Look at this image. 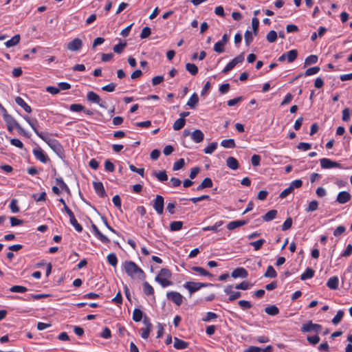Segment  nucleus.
<instances>
[{
    "label": "nucleus",
    "mask_w": 352,
    "mask_h": 352,
    "mask_svg": "<svg viewBox=\"0 0 352 352\" xmlns=\"http://www.w3.org/2000/svg\"><path fill=\"white\" fill-rule=\"evenodd\" d=\"M126 274L133 279H144V272L133 261H126L122 264Z\"/></svg>",
    "instance_id": "nucleus-1"
},
{
    "label": "nucleus",
    "mask_w": 352,
    "mask_h": 352,
    "mask_svg": "<svg viewBox=\"0 0 352 352\" xmlns=\"http://www.w3.org/2000/svg\"><path fill=\"white\" fill-rule=\"evenodd\" d=\"M171 276L172 273L169 269L162 268L155 276V280L162 287H166L173 285L172 281L170 280Z\"/></svg>",
    "instance_id": "nucleus-2"
},
{
    "label": "nucleus",
    "mask_w": 352,
    "mask_h": 352,
    "mask_svg": "<svg viewBox=\"0 0 352 352\" xmlns=\"http://www.w3.org/2000/svg\"><path fill=\"white\" fill-rule=\"evenodd\" d=\"M3 117L4 121L6 123V125L15 126V128L18 130V132L21 135L28 136V134L25 131V130L20 126V124L16 122V120L11 115L7 113L6 111H4Z\"/></svg>",
    "instance_id": "nucleus-3"
},
{
    "label": "nucleus",
    "mask_w": 352,
    "mask_h": 352,
    "mask_svg": "<svg viewBox=\"0 0 352 352\" xmlns=\"http://www.w3.org/2000/svg\"><path fill=\"white\" fill-rule=\"evenodd\" d=\"M300 330L302 333L314 332L318 333L322 330V326L318 324L313 323L311 321H309L302 325Z\"/></svg>",
    "instance_id": "nucleus-4"
},
{
    "label": "nucleus",
    "mask_w": 352,
    "mask_h": 352,
    "mask_svg": "<svg viewBox=\"0 0 352 352\" xmlns=\"http://www.w3.org/2000/svg\"><path fill=\"white\" fill-rule=\"evenodd\" d=\"M164 199L162 195H157L153 201V207L155 212L161 215L164 212Z\"/></svg>",
    "instance_id": "nucleus-5"
},
{
    "label": "nucleus",
    "mask_w": 352,
    "mask_h": 352,
    "mask_svg": "<svg viewBox=\"0 0 352 352\" xmlns=\"http://www.w3.org/2000/svg\"><path fill=\"white\" fill-rule=\"evenodd\" d=\"M244 60V54L241 53L235 58H234L230 62H229L226 66L222 70L223 74H226L232 70L237 64L243 63Z\"/></svg>",
    "instance_id": "nucleus-6"
},
{
    "label": "nucleus",
    "mask_w": 352,
    "mask_h": 352,
    "mask_svg": "<svg viewBox=\"0 0 352 352\" xmlns=\"http://www.w3.org/2000/svg\"><path fill=\"white\" fill-rule=\"evenodd\" d=\"M208 283H197V282H186L184 285V287L188 290L190 294H192L201 287H205L208 286Z\"/></svg>",
    "instance_id": "nucleus-7"
},
{
    "label": "nucleus",
    "mask_w": 352,
    "mask_h": 352,
    "mask_svg": "<svg viewBox=\"0 0 352 352\" xmlns=\"http://www.w3.org/2000/svg\"><path fill=\"white\" fill-rule=\"evenodd\" d=\"M87 98L89 101L98 104L100 107L107 108V102L102 100L100 96L94 91L88 92Z\"/></svg>",
    "instance_id": "nucleus-8"
},
{
    "label": "nucleus",
    "mask_w": 352,
    "mask_h": 352,
    "mask_svg": "<svg viewBox=\"0 0 352 352\" xmlns=\"http://www.w3.org/2000/svg\"><path fill=\"white\" fill-rule=\"evenodd\" d=\"M320 166L324 169L333 168H342V165L337 162L331 160L329 158H322L320 160Z\"/></svg>",
    "instance_id": "nucleus-9"
},
{
    "label": "nucleus",
    "mask_w": 352,
    "mask_h": 352,
    "mask_svg": "<svg viewBox=\"0 0 352 352\" xmlns=\"http://www.w3.org/2000/svg\"><path fill=\"white\" fill-rule=\"evenodd\" d=\"M166 297L169 300H171L177 306L181 305L183 302V296L177 292H167Z\"/></svg>",
    "instance_id": "nucleus-10"
},
{
    "label": "nucleus",
    "mask_w": 352,
    "mask_h": 352,
    "mask_svg": "<svg viewBox=\"0 0 352 352\" xmlns=\"http://www.w3.org/2000/svg\"><path fill=\"white\" fill-rule=\"evenodd\" d=\"M232 288V285H227L224 289L225 294L230 295L228 298V301L230 302L234 301L241 296L240 292H233Z\"/></svg>",
    "instance_id": "nucleus-11"
},
{
    "label": "nucleus",
    "mask_w": 352,
    "mask_h": 352,
    "mask_svg": "<svg viewBox=\"0 0 352 352\" xmlns=\"http://www.w3.org/2000/svg\"><path fill=\"white\" fill-rule=\"evenodd\" d=\"M32 153H33L34 157H36V159L39 160L42 163L45 164L49 160V158L47 156V155L40 147L34 148L32 151Z\"/></svg>",
    "instance_id": "nucleus-12"
},
{
    "label": "nucleus",
    "mask_w": 352,
    "mask_h": 352,
    "mask_svg": "<svg viewBox=\"0 0 352 352\" xmlns=\"http://www.w3.org/2000/svg\"><path fill=\"white\" fill-rule=\"evenodd\" d=\"M82 46V40L79 38H76L67 43V47L69 50L74 52L79 50L80 49H81Z\"/></svg>",
    "instance_id": "nucleus-13"
},
{
    "label": "nucleus",
    "mask_w": 352,
    "mask_h": 352,
    "mask_svg": "<svg viewBox=\"0 0 352 352\" xmlns=\"http://www.w3.org/2000/svg\"><path fill=\"white\" fill-rule=\"evenodd\" d=\"M351 199V194L347 191H341L336 197V201L340 204H344L349 201Z\"/></svg>",
    "instance_id": "nucleus-14"
},
{
    "label": "nucleus",
    "mask_w": 352,
    "mask_h": 352,
    "mask_svg": "<svg viewBox=\"0 0 352 352\" xmlns=\"http://www.w3.org/2000/svg\"><path fill=\"white\" fill-rule=\"evenodd\" d=\"M91 229L94 234V235L103 243H109L110 240L104 235L98 228V227L95 224L91 225Z\"/></svg>",
    "instance_id": "nucleus-15"
},
{
    "label": "nucleus",
    "mask_w": 352,
    "mask_h": 352,
    "mask_svg": "<svg viewBox=\"0 0 352 352\" xmlns=\"http://www.w3.org/2000/svg\"><path fill=\"white\" fill-rule=\"evenodd\" d=\"M248 276V271L243 267H237L234 270L231 274V276L234 278H245Z\"/></svg>",
    "instance_id": "nucleus-16"
},
{
    "label": "nucleus",
    "mask_w": 352,
    "mask_h": 352,
    "mask_svg": "<svg viewBox=\"0 0 352 352\" xmlns=\"http://www.w3.org/2000/svg\"><path fill=\"white\" fill-rule=\"evenodd\" d=\"M93 186L96 194L100 197H104L106 196V192L103 186V184L100 182H94Z\"/></svg>",
    "instance_id": "nucleus-17"
},
{
    "label": "nucleus",
    "mask_w": 352,
    "mask_h": 352,
    "mask_svg": "<svg viewBox=\"0 0 352 352\" xmlns=\"http://www.w3.org/2000/svg\"><path fill=\"white\" fill-rule=\"evenodd\" d=\"M204 135L199 129L195 130L191 134V139L196 143H199L203 141Z\"/></svg>",
    "instance_id": "nucleus-18"
},
{
    "label": "nucleus",
    "mask_w": 352,
    "mask_h": 352,
    "mask_svg": "<svg viewBox=\"0 0 352 352\" xmlns=\"http://www.w3.org/2000/svg\"><path fill=\"white\" fill-rule=\"evenodd\" d=\"M188 345H189V344L187 342L180 340L178 338H174L173 346L177 349H179V350L185 349L188 346Z\"/></svg>",
    "instance_id": "nucleus-19"
},
{
    "label": "nucleus",
    "mask_w": 352,
    "mask_h": 352,
    "mask_svg": "<svg viewBox=\"0 0 352 352\" xmlns=\"http://www.w3.org/2000/svg\"><path fill=\"white\" fill-rule=\"evenodd\" d=\"M49 146L58 155H60L63 152L62 145L56 139L50 144Z\"/></svg>",
    "instance_id": "nucleus-20"
},
{
    "label": "nucleus",
    "mask_w": 352,
    "mask_h": 352,
    "mask_svg": "<svg viewBox=\"0 0 352 352\" xmlns=\"http://www.w3.org/2000/svg\"><path fill=\"white\" fill-rule=\"evenodd\" d=\"M15 102L19 106L21 107L27 113H31L32 108L25 102V100L22 98L17 96L15 98Z\"/></svg>",
    "instance_id": "nucleus-21"
},
{
    "label": "nucleus",
    "mask_w": 352,
    "mask_h": 352,
    "mask_svg": "<svg viewBox=\"0 0 352 352\" xmlns=\"http://www.w3.org/2000/svg\"><path fill=\"white\" fill-rule=\"evenodd\" d=\"M247 223L245 220L233 221L228 223L227 228L230 230H232L236 228L243 226Z\"/></svg>",
    "instance_id": "nucleus-22"
},
{
    "label": "nucleus",
    "mask_w": 352,
    "mask_h": 352,
    "mask_svg": "<svg viewBox=\"0 0 352 352\" xmlns=\"http://www.w3.org/2000/svg\"><path fill=\"white\" fill-rule=\"evenodd\" d=\"M339 279L337 276H332L329 278L327 286L331 289H336L338 287Z\"/></svg>",
    "instance_id": "nucleus-23"
},
{
    "label": "nucleus",
    "mask_w": 352,
    "mask_h": 352,
    "mask_svg": "<svg viewBox=\"0 0 352 352\" xmlns=\"http://www.w3.org/2000/svg\"><path fill=\"white\" fill-rule=\"evenodd\" d=\"M212 185L213 183L212 179L209 177H206L202 181L201 184L197 187V190L200 191L206 188H211L212 187Z\"/></svg>",
    "instance_id": "nucleus-24"
},
{
    "label": "nucleus",
    "mask_w": 352,
    "mask_h": 352,
    "mask_svg": "<svg viewBox=\"0 0 352 352\" xmlns=\"http://www.w3.org/2000/svg\"><path fill=\"white\" fill-rule=\"evenodd\" d=\"M227 166L232 170H236L239 168V162L234 157H229L226 160Z\"/></svg>",
    "instance_id": "nucleus-25"
},
{
    "label": "nucleus",
    "mask_w": 352,
    "mask_h": 352,
    "mask_svg": "<svg viewBox=\"0 0 352 352\" xmlns=\"http://www.w3.org/2000/svg\"><path fill=\"white\" fill-rule=\"evenodd\" d=\"M20 40H21L20 35L16 34L13 37H12L10 40L7 41L5 43V45L8 48L15 46L20 42Z\"/></svg>",
    "instance_id": "nucleus-26"
},
{
    "label": "nucleus",
    "mask_w": 352,
    "mask_h": 352,
    "mask_svg": "<svg viewBox=\"0 0 352 352\" xmlns=\"http://www.w3.org/2000/svg\"><path fill=\"white\" fill-rule=\"evenodd\" d=\"M199 102V97L196 93H194L189 100H188L186 104L191 109H195Z\"/></svg>",
    "instance_id": "nucleus-27"
},
{
    "label": "nucleus",
    "mask_w": 352,
    "mask_h": 352,
    "mask_svg": "<svg viewBox=\"0 0 352 352\" xmlns=\"http://www.w3.org/2000/svg\"><path fill=\"white\" fill-rule=\"evenodd\" d=\"M277 213L276 210H271L262 217L263 220L267 222L270 221L276 218Z\"/></svg>",
    "instance_id": "nucleus-28"
},
{
    "label": "nucleus",
    "mask_w": 352,
    "mask_h": 352,
    "mask_svg": "<svg viewBox=\"0 0 352 352\" xmlns=\"http://www.w3.org/2000/svg\"><path fill=\"white\" fill-rule=\"evenodd\" d=\"M24 119L30 124V126H31V128L32 129L34 132L36 134V135H38L41 133V131H39L37 129V123H38L37 120L36 119H34V120H30L27 116L24 117Z\"/></svg>",
    "instance_id": "nucleus-29"
},
{
    "label": "nucleus",
    "mask_w": 352,
    "mask_h": 352,
    "mask_svg": "<svg viewBox=\"0 0 352 352\" xmlns=\"http://www.w3.org/2000/svg\"><path fill=\"white\" fill-rule=\"evenodd\" d=\"M286 60L288 63H292L295 60L298 56V51L296 50H292L285 53Z\"/></svg>",
    "instance_id": "nucleus-30"
},
{
    "label": "nucleus",
    "mask_w": 352,
    "mask_h": 352,
    "mask_svg": "<svg viewBox=\"0 0 352 352\" xmlns=\"http://www.w3.org/2000/svg\"><path fill=\"white\" fill-rule=\"evenodd\" d=\"M186 123V120L183 118H179L175 121L173 125V128L175 131H179L182 129Z\"/></svg>",
    "instance_id": "nucleus-31"
},
{
    "label": "nucleus",
    "mask_w": 352,
    "mask_h": 352,
    "mask_svg": "<svg viewBox=\"0 0 352 352\" xmlns=\"http://www.w3.org/2000/svg\"><path fill=\"white\" fill-rule=\"evenodd\" d=\"M223 224V221H219L216 222L213 226L204 227L202 228V230L204 231H213L214 232H217L219 231L218 228Z\"/></svg>",
    "instance_id": "nucleus-32"
},
{
    "label": "nucleus",
    "mask_w": 352,
    "mask_h": 352,
    "mask_svg": "<svg viewBox=\"0 0 352 352\" xmlns=\"http://www.w3.org/2000/svg\"><path fill=\"white\" fill-rule=\"evenodd\" d=\"M265 311L270 316H276L279 314V309L276 305H270L265 307Z\"/></svg>",
    "instance_id": "nucleus-33"
},
{
    "label": "nucleus",
    "mask_w": 352,
    "mask_h": 352,
    "mask_svg": "<svg viewBox=\"0 0 352 352\" xmlns=\"http://www.w3.org/2000/svg\"><path fill=\"white\" fill-rule=\"evenodd\" d=\"M314 275V271L310 268L307 267L305 271L301 274L300 279L302 280H305L307 279L311 278Z\"/></svg>",
    "instance_id": "nucleus-34"
},
{
    "label": "nucleus",
    "mask_w": 352,
    "mask_h": 352,
    "mask_svg": "<svg viewBox=\"0 0 352 352\" xmlns=\"http://www.w3.org/2000/svg\"><path fill=\"white\" fill-rule=\"evenodd\" d=\"M192 270H193L195 272L199 273L200 275L204 276L211 277L212 276L209 272H208L207 270H206L204 268H203L201 267L194 266L192 267Z\"/></svg>",
    "instance_id": "nucleus-35"
},
{
    "label": "nucleus",
    "mask_w": 352,
    "mask_h": 352,
    "mask_svg": "<svg viewBox=\"0 0 352 352\" xmlns=\"http://www.w3.org/2000/svg\"><path fill=\"white\" fill-rule=\"evenodd\" d=\"M221 145L224 148H233L236 146L234 139L223 140L221 142Z\"/></svg>",
    "instance_id": "nucleus-36"
},
{
    "label": "nucleus",
    "mask_w": 352,
    "mask_h": 352,
    "mask_svg": "<svg viewBox=\"0 0 352 352\" xmlns=\"http://www.w3.org/2000/svg\"><path fill=\"white\" fill-rule=\"evenodd\" d=\"M142 318H143V311L138 308H135L133 312V320L135 322H140L142 320Z\"/></svg>",
    "instance_id": "nucleus-37"
},
{
    "label": "nucleus",
    "mask_w": 352,
    "mask_h": 352,
    "mask_svg": "<svg viewBox=\"0 0 352 352\" xmlns=\"http://www.w3.org/2000/svg\"><path fill=\"white\" fill-rule=\"evenodd\" d=\"M143 291L146 296L153 295L154 294L153 287L146 281L143 283Z\"/></svg>",
    "instance_id": "nucleus-38"
},
{
    "label": "nucleus",
    "mask_w": 352,
    "mask_h": 352,
    "mask_svg": "<svg viewBox=\"0 0 352 352\" xmlns=\"http://www.w3.org/2000/svg\"><path fill=\"white\" fill-rule=\"evenodd\" d=\"M183 222L180 221H172L170 223V230L171 231H179L182 228Z\"/></svg>",
    "instance_id": "nucleus-39"
},
{
    "label": "nucleus",
    "mask_w": 352,
    "mask_h": 352,
    "mask_svg": "<svg viewBox=\"0 0 352 352\" xmlns=\"http://www.w3.org/2000/svg\"><path fill=\"white\" fill-rule=\"evenodd\" d=\"M264 276L266 278H276L277 276V273L272 265H269L264 274Z\"/></svg>",
    "instance_id": "nucleus-40"
},
{
    "label": "nucleus",
    "mask_w": 352,
    "mask_h": 352,
    "mask_svg": "<svg viewBox=\"0 0 352 352\" xmlns=\"http://www.w3.org/2000/svg\"><path fill=\"white\" fill-rule=\"evenodd\" d=\"M186 69L193 76H195L198 73V67L193 63H186Z\"/></svg>",
    "instance_id": "nucleus-41"
},
{
    "label": "nucleus",
    "mask_w": 352,
    "mask_h": 352,
    "mask_svg": "<svg viewBox=\"0 0 352 352\" xmlns=\"http://www.w3.org/2000/svg\"><path fill=\"white\" fill-rule=\"evenodd\" d=\"M37 136L43 140L48 146L54 140L51 138L50 135L47 133L41 132Z\"/></svg>",
    "instance_id": "nucleus-42"
},
{
    "label": "nucleus",
    "mask_w": 352,
    "mask_h": 352,
    "mask_svg": "<svg viewBox=\"0 0 352 352\" xmlns=\"http://www.w3.org/2000/svg\"><path fill=\"white\" fill-rule=\"evenodd\" d=\"M108 263L113 267H116L118 264V258L114 253H110L108 254L107 257Z\"/></svg>",
    "instance_id": "nucleus-43"
},
{
    "label": "nucleus",
    "mask_w": 352,
    "mask_h": 352,
    "mask_svg": "<svg viewBox=\"0 0 352 352\" xmlns=\"http://www.w3.org/2000/svg\"><path fill=\"white\" fill-rule=\"evenodd\" d=\"M318 208V202L316 200H313L309 202L307 208L305 209L307 212L316 211Z\"/></svg>",
    "instance_id": "nucleus-44"
},
{
    "label": "nucleus",
    "mask_w": 352,
    "mask_h": 352,
    "mask_svg": "<svg viewBox=\"0 0 352 352\" xmlns=\"http://www.w3.org/2000/svg\"><path fill=\"white\" fill-rule=\"evenodd\" d=\"M217 147V142H213L208 144L204 149V153L206 154H212Z\"/></svg>",
    "instance_id": "nucleus-45"
},
{
    "label": "nucleus",
    "mask_w": 352,
    "mask_h": 352,
    "mask_svg": "<svg viewBox=\"0 0 352 352\" xmlns=\"http://www.w3.org/2000/svg\"><path fill=\"white\" fill-rule=\"evenodd\" d=\"M318 58L316 55H309L305 60V66L310 65L316 63Z\"/></svg>",
    "instance_id": "nucleus-46"
},
{
    "label": "nucleus",
    "mask_w": 352,
    "mask_h": 352,
    "mask_svg": "<svg viewBox=\"0 0 352 352\" xmlns=\"http://www.w3.org/2000/svg\"><path fill=\"white\" fill-rule=\"evenodd\" d=\"M69 221H70V223L74 227L75 230L78 232H80L82 231V227L81 225H80L76 219L75 218V217H73L72 218L69 219Z\"/></svg>",
    "instance_id": "nucleus-47"
},
{
    "label": "nucleus",
    "mask_w": 352,
    "mask_h": 352,
    "mask_svg": "<svg viewBox=\"0 0 352 352\" xmlns=\"http://www.w3.org/2000/svg\"><path fill=\"white\" fill-rule=\"evenodd\" d=\"M266 38H267V41L270 43L275 42L277 39L276 32L274 30L270 31L267 34Z\"/></svg>",
    "instance_id": "nucleus-48"
},
{
    "label": "nucleus",
    "mask_w": 352,
    "mask_h": 352,
    "mask_svg": "<svg viewBox=\"0 0 352 352\" xmlns=\"http://www.w3.org/2000/svg\"><path fill=\"white\" fill-rule=\"evenodd\" d=\"M11 292L24 293L28 291L25 287L21 285H14L10 288Z\"/></svg>",
    "instance_id": "nucleus-49"
},
{
    "label": "nucleus",
    "mask_w": 352,
    "mask_h": 352,
    "mask_svg": "<svg viewBox=\"0 0 352 352\" xmlns=\"http://www.w3.org/2000/svg\"><path fill=\"white\" fill-rule=\"evenodd\" d=\"M265 243V240L263 239L252 241L250 244L254 247L255 250H258L261 249L262 245Z\"/></svg>",
    "instance_id": "nucleus-50"
},
{
    "label": "nucleus",
    "mask_w": 352,
    "mask_h": 352,
    "mask_svg": "<svg viewBox=\"0 0 352 352\" xmlns=\"http://www.w3.org/2000/svg\"><path fill=\"white\" fill-rule=\"evenodd\" d=\"M56 184L61 188L62 190H65L67 192H69V188L67 185L64 182L63 178L58 177L56 179Z\"/></svg>",
    "instance_id": "nucleus-51"
},
{
    "label": "nucleus",
    "mask_w": 352,
    "mask_h": 352,
    "mask_svg": "<svg viewBox=\"0 0 352 352\" xmlns=\"http://www.w3.org/2000/svg\"><path fill=\"white\" fill-rule=\"evenodd\" d=\"M126 46V43L124 42V43H120L116 45H114L113 50V52L115 53H117V54H121L122 52V51L124 50V49L125 48V47Z\"/></svg>",
    "instance_id": "nucleus-52"
},
{
    "label": "nucleus",
    "mask_w": 352,
    "mask_h": 352,
    "mask_svg": "<svg viewBox=\"0 0 352 352\" xmlns=\"http://www.w3.org/2000/svg\"><path fill=\"white\" fill-rule=\"evenodd\" d=\"M10 208L12 213H17L19 212V207L18 206V201L13 199L10 204Z\"/></svg>",
    "instance_id": "nucleus-53"
},
{
    "label": "nucleus",
    "mask_w": 352,
    "mask_h": 352,
    "mask_svg": "<svg viewBox=\"0 0 352 352\" xmlns=\"http://www.w3.org/2000/svg\"><path fill=\"white\" fill-rule=\"evenodd\" d=\"M245 42L247 46H249L253 41V35L252 32L246 30L244 35Z\"/></svg>",
    "instance_id": "nucleus-54"
},
{
    "label": "nucleus",
    "mask_w": 352,
    "mask_h": 352,
    "mask_svg": "<svg viewBox=\"0 0 352 352\" xmlns=\"http://www.w3.org/2000/svg\"><path fill=\"white\" fill-rule=\"evenodd\" d=\"M320 69L319 67H310L305 71L304 75L305 76H312V75L316 74L320 72Z\"/></svg>",
    "instance_id": "nucleus-55"
},
{
    "label": "nucleus",
    "mask_w": 352,
    "mask_h": 352,
    "mask_svg": "<svg viewBox=\"0 0 352 352\" xmlns=\"http://www.w3.org/2000/svg\"><path fill=\"white\" fill-rule=\"evenodd\" d=\"M252 26L253 32L255 36L257 35L259 26V20L256 17H253L252 19Z\"/></svg>",
    "instance_id": "nucleus-56"
},
{
    "label": "nucleus",
    "mask_w": 352,
    "mask_h": 352,
    "mask_svg": "<svg viewBox=\"0 0 352 352\" xmlns=\"http://www.w3.org/2000/svg\"><path fill=\"white\" fill-rule=\"evenodd\" d=\"M185 164V161L183 158H180L179 160L175 162L173 164V170H179L182 169Z\"/></svg>",
    "instance_id": "nucleus-57"
},
{
    "label": "nucleus",
    "mask_w": 352,
    "mask_h": 352,
    "mask_svg": "<svg viewBox=\"0 0 352 352\" xmlns=\"http://www.w3.org/2000/svg\"><path fill=\"white\" fill-rule=\"evenodd\" d=\"M155 176L157 178V179L160 182H165L168 179V175L165 170L161 171L160 173H154Z\"/></svg>",
    "instance_id": "nucleus-58"
},
{
    "label": "nucleus",
    "mask_w": 352,
    "mask_h": 352,
    "mask_svg": "<svg viewBox=\"0 0 352 352\" xmlns=\"http://www.w3.org/2000/svg\"><path fill=\"white\" fill-rule=\"evenodd\" d=\"M343 316H344V312H343V311H342V310H339V311L337 312L336 315V316L333 317V318L332 319V322H333L334 324H338V323L341 321V320H342V318Z\"/></svg>",
    "instance_id": "nucleus-59"
},
{
    "label": "nucleus",
    "mask_w": 352,
    "mask_h": 352,
    "mask_svg": "<svg viewBox=\"0 0 352 352\" xmlns=\"http://www.w3.org/2000/svg\"><path fill=\"white\" fill-rule=\"evenodd\" d=\"M69 110L74 112H80L84 110V106L80 104H72L69 106Z\"/></svg>",
    "instance_id": "nucleus-60"
},
{
    "label": "nucleus",
    "mask_w": 352,
    "mask_h": 352,
    "mask_svg": "<svg viewBox=\"0 0 352 352\" xmlns=\"http://www.w3.org/2000/svg\"><path fill=\"white\" fill-rule=\"evenodd\" d=\"M217 316H218L217 314H215L214 312L208 311L206 313V316L202 320L204 322H208L213 319H216L217 318Z\"/></svg>",
    "instance_id": "nucleus-61"
},
{
    "label": "nucleus",
    "mask_w": 352,
    "mask_h": 352,
    "mask_svg": "<svg viewBox=\"0 0 352 352\" xmlns=\"http://www.w3.org/2000/svg\"><path fill=\"white\" fill-rule=\"evenodd\" d=\"M224 44L220 43L219 41L217 42L214 45V51L217 53L221 54L224 52Z\"/></svg>",
    "instance_id": "nucleus-62"
},
{
    "label": "nucleus",
    "mask_w": 352,
    "mask_h": 352,
    "mask_svg": "<svg viewBox=\"0 0 352 352\" xmlns=\"http://www.w3.org/2000/svg\"><path fill=\"white\" fill-rule=\"evenodd\" d=\"M151 34V28H148V27H144L141 33H140V38H146L147 37H148Z\"/></svg>",
    "instance_id": "nucleus-63"
},
{
    "label": "nucleus",
    "mask_w": 352,
    "mask_h": 352,
    "mask_svg": "<svg viewBox=\"0 0 352 352\" xmlns=\"http://www.w3.org/2000/svg\"><path fill=\"white\" fill-rule=\"evenodd\" d=\"M292 226V219L291 217H288L286 219L285 222L282 226V230L285 231L289 230Z\"/></svg>",
    "instance_id": "nucleus-64"
}]
</instances>
